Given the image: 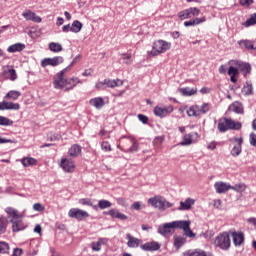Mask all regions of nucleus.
<instances>
[{
	"label": "nucleus",
	"mask_w": 256,
	"mask_h": 256,
	"mask_svg": "<svg viewBox=\"0 0 256 256\" xmlns=\"http://www.w3.org/2000/svg\"><path fill=\"white\" fill-rule=\"evenodd\" d=\"M241 127V122H235V120L227 117L220 118L217 125V129L220 133H227V131H239L241 130Z\"/></svg>",
	"instance_id": "nucleus-1"
},
{
	"label": "nucleus",
	"mask_w": 256,
	"mask_h": 256,
	"mask_svg": "<svg viewBox=\"0 0 256 256\" xmlns=\"http://www.w3.org/2000/svg\"><path fill=\"white\" fill-rule=\"evenodd\" d=\"M215 247L222 251H229L231 249V236L230 232L224 231L220 233L214 240Z\"/></svg>",
	"instance_id": "nucleus-2"
},
{
	"label": "nucleus",
	"mask_w": 256,
	"mask_h": 256,
	"mask_svg": "<svg viewBox=\"0 0 256 256\" xmlns=\"http://www.w3.org/2000/svg\"><path fill=\"white\" fill-rule=\"evenodd\" d=\"M79 83H83L79 78L72 77V78H64L59 82L60 86H57V84H54L55 89H65V91H71L79 85Z\"/></svg>",
	"instance_id": "nucleus-3"
},
{
	"label": "nucleus",
	"mask_w": 256,
	"mask_h": 256,
	"mask_svg": "<svg viewBox=\"0 0 256 256\" xmlns=\"http://www.w3.org/2000/svg\"><path fill=\"white\" fill-rule=\"evenodd\" d=\"M148 204L152 207H155V209H159V211H165V209H169L170 207H173V204L170 202H167L165 198L163 197H153L148 199Z\"/></svg>",
	"instance_id": "nucleus-4"
},
{
	"label": "nucleus",
	"mask_w": 256,
	"mask_h": 256,
	"mask_svg": "<svg viewBox=\"0 0 256 256\" xmlns=\"http://www.w3.org/2000/svg\"><path fill=\"white\" fill-rule=\"evenodd\" d=\"M165 51H169V43L163 40H158L154 42L150 55H152V57H157V55H161V53H165Z\"/></svg>",
	"instance_id": "nucleus-5"
},
{
	"label": "nucleus",
	"mask_w": 256,
	"mask_h": 256,
	"mask_svg": "<svg viewBox=\"0 0 256 256\" xmlns=\"http://www.w3.org/2000/svg\"><path fill=\"white\" fill-rule=\"evenodd\" d=\"M201 10L197 7H190L188 9L178 12V18L180 21H185V19H192V17H199Z\"/></svg>",
	"instance_id": "nucleus-6"
},
{
	"label": "nucleus",
	"mask_w": 256,
	"mask_h": 256,
	"mask_svg": "<svg viewBox=\"0 0 256 256\" xmlns=\"http://www.w3.org/2000/svg\"><path fill=\"white\" fill-rule=\"evenodd\" d=\"M174 229H179V221H173L158 226V233L163 237H167V235L173 233Z\"/></svg>",
	"instance_id": "nucleus-7"
},
{
	"label": "nucleus",
	"mask_w": 256,
	"mask_h": 256,
	"mask_svg": "<svg viewBox=\"0 0 256 256\" xmlns=\"http://www.w3.org/2000/svg\"><path fill=\"white\" fill-rule=\"evenodd\" d=\"M230 143H236L230 151L232 157H239L243 153V137H233L229 139Z\"/></svg>",
	"instance_id": "nucleus-8"
},
{
	"label": "nucleus",
	"mask_w": 256,
	"mask_h": 256,
	"mask_svg": "<svg viewBox=\"0 0 256 256\" xmlns=\"http://www.w3.org/2000/svg\"><path fill=\"white\" fill-rule=\"evenodd\" d=\"M68 217H71V219H77V221H83L89 217V213L79 208H72L68 212Z\"/></svg>",
	"instance_id": "nucleus-9"
},
{
	"label": "nucleus",
	"mask_w": 256,
	"mask_h": 256,
	"mask_svg": "<svg viewBox=\"0 0 256 256\" xmlns=\"http://www.w3.org/2000/svg\"><path fill=\"white\" fill-rule=\"evenodd\" d=\"M232 241L235 247H241L243 243H245V233L243 231H229Z\"/></svg>",
	"instance_id": "nucleus-10"
},
{
	"label": "nucleus",
	"mask_w": 256,
	"mask_h": 256,
	"mask_svg": "<svg viewBox=\"0 0 256 256\" xmlns=\"http://www.w3.org/2000/svg\"><path fill=\"white\" fill-rule=\"evenodd\" d=\"M65 59L62 56H55L53 58H44L41 61V67H47L50 65V67H57L58 65H61Z\"/></svg>",
	"instance_id": "nucleus-11"
},
{
	"label": "nucleus",
	"mask_w": 256,
	"mask_h": 256,
	"mask_svg": "<svg viewBox=\"0 0 256 256\" xmlns=\"http://www.w3.org/2000/svg\"><path fill=\"white\" fill-rule=\"evenodd\" d=\"M178 229H183L184 235L186 237H190V238L195 237V233L193 232V230H191V221L180 220L178 222Z\"/></svg>",
	"instance_id": "nucleus-12"
},
{
	"label": "nucleus",
	"mask_w": 256,
	"mask_h": 256,
	"mask_svg": "<svg viewBox=\"0 0 256 256\" xmlns=\"http://www.w3.org/2000/svg\"><path fill=\"white\" fill-rule=\"evenodd\" d=\"M235 65L238 67V71H241L244 77H247V75L251 74V64L241 62V61H236Z\"/></svg>",
	"instance_id": "nucleus-13"
},
{
	"label": "nucleus",
	"mask_w": 256,
	"mask_h": 256,
	"mask_svg": "<svg viewBox=\"0 0 256 256\" xmlns=\"http://www.w3.org/2000/svg\"><path fill=\"white\" fill-rule=\"evenodd\" d=\"M169 113H173V106H170L168 108L156 106L154 108V115H156V117H161V119H163V117H167Z\"/></svg>",
	"instance_id": "nucleus-14"
},
{
	"label": "nucleus",
	"mask_w": 256,
	"mask_h": 256,
	"mask_svg": "<svg viewBox=\"0 0 256 256\" xmlns=\"http://www.w3.org/2000/svg\"><path fill=\"white\" fill-rule=\"evenodd\" d=\"M61 167L66 173H73L75 171V163L67 158L61 160Z\"/></svg>",
	"instance_id": "nucleus-15"
},
{
	"label": "nucleus",
	"mask_w": 256,
	"mask_h": 256,
	"mask_svg": "<svg viewBox=\"0 0 256 256\" xmlns=\"http://www.w3.org/2000/svg\"><path fill=\"white\" fill-rule=\"evenodd\" d=\"M140 247L142 251H159V249H161V244H159V242L152 241V242H146Z\"/></svg>",
	"instance_id": "nucleus-16"
},
{
	"label": "nucleus",
	"mask_w": 256,
	"mask_h": 256,
	"mask_svg": "<svg viewBox=\"0 0 256 256\" xmlns=\"http://www.w3.org/2000/svg\"><path fill=\"white\" fill-rule=\"evenodd\" d=\"M104 215H110L112 219H119L120 221H127V215L119 212V210L111 209L108 212H104Z\"/></svg>",
	"instance_id": "nucleus-17"
},
{
	"label": "nucleus",
	"mask_w": 256,
	"mask_h": 256,
	"mask_svg": "<svg viewBox=\"0 0 256 256\" xmlns=\"http://www.w3.org/2000/svg\"><path fill=\"white\" fill-rule=\"evenodd\" d=\"M214 188L216 189V193L219 195L223 193H227L229 189H231V184L225 183V182H216L214 184Z\"/></svg>",
	"instance_id": "nucleus-18"
},
{
	"label": "nucleus",
	"mask_w": 256,
	"mask_h": 256,
	"mask_svg": "<svg viewBox=\"0 0 256 256\" xmlns=\"http://www.w3.org/2000/svg\"><path fill=\"white\" fill-rule=\"evenodd\" d=\"M126 239L128 240L127 242V247L130 249H137L141 243V239L133 237L131 234L126 235Z\"/></svg>",
	"instance_id": "nucleus-19"
},
{
	"label": "nucleus",
	"mask_w": 256,
	"mask_h": 256,
	"mask_svg": "<svg viewBox=\"0 0 256 256\" xmlns=\"http://www.w3.org/2000/svg\"><path fill=\"white\" fill-rule=\"evenodd\" d=\"M193 205H195V200L192 198H187L184 202H180L178 211H189Z\"/></svg>",
	"instance_id": "nucleus-20"
},
{
	"label": "nucleus",
	"mask_w": 256,
	"mask_h": 256,
	"mask_svg": "<svg viewBox=\"0 0 256 256\" xmlns=\"http://www.w3.org/2000/svg\"><path fill=\"white\" fill-rule=\"evenodd\" d=\"M22 16L24 17V19H27V21H33L34 23H41V18L31 10H27L22 14Z\"/></svg>",
	"instance_id": "nucleus-21"
},
{
	"label": "nucleus",
	"mask_w": 256,
	"mask_h": 256,
	"mask_svg": "<svg viewBox=\"0 0 256 256\" xmlns=\"http://www.w3.org/2000/svg\"><path fill=\"white\" fill-rule=\"evenodd\" d=\"M8 223H12V231L14 233H19V231H24L25 229V224H23V222L21 220H13L10 219L8 221Z\"/></svg>",
	"instance_id": "nucleus-22"
},
{
	"label": "nucleus",
	"mask_w": 256,
	"mask_h": 256,
	"mask_svg": "<svg viewBox=\"0 0 256 256\" xmlns=\"http://www.w3.org/2000/svg\"><path fill=\"white\" fill-rule=\"evenodd\" d=\"M69 69H71V67L68 66V67L64 68L62 71L58 72L54 76L53 85H56L57 87H60L61 85L59 83H61L62 79H65V73H67V71H69Z\"/></svg>",
	"instance_id": "nucleus-23"
},
{
	"label": "nucleus",
	"mask_w": 256,
	"mask_h": 256,
	"mask_svg": "<svg viewBox=\"0 0 256 256\" xmlns=\"http://www.w3.org/2000/svg\"><path fill=\"white\" fill-rule=\"evenodd\" d=\"M205 17L194 18L184 22V27H195L197 25H201V23H205Z\"/></svg>",
	"instance_id": "nucleus-24"
},
{
	"label": "nucleus",
	"mask_w": 256,
	"mask_h": 256,
	"mask_svg": "<svg viewBox=\"0 0 256 256\" xmlns=\"http://www.w3.org/2000/svg\"><path fill=\"white\" fill-rule=\"evenodd\" d=\"M178 91L181 93V95H183V97H191L193 95H197V88L185 87L179 88Z\"/></svg>",
	"instance_id": "nucleus-25"
},
{
	"label": "nucleus",
	"mask_w": 256,
	"mask_h": 256,
	"mask_svg": "<svg viewBox=\"0 0 256 256\" xmlns=\"http://www.w3.org/2000/svg\"><path fill=\"white\" fill-rule=\"evenodd\" d=\"M25 49V44L16 43L7 48L8 53H21Z\"/></svg>",
	"instance_id": "nucleus-26"
},
{
	"label": "nucleus",
	"mask_w": 256,
	"mask_h": 256,
	"mask_svg": "<svg viewBox=\"0 0 256 256\" xmlns=\"http://www.w3.org/2000/svg\"><path fill=\"white\" fill-rule=\"evenodd\" d=\"M242 93L246 97H249L250 95H253V83H251V81H246L244 83V86L242 88Z\"/></svg>",
	"instance_id": "nucleus-27"
},
{
	"label": "nucleus",
	"mask_w": 256,
	"mask_h": 256,
	"mask_svg": "<svg viewBox=\"0 0 256 256\" xmlns=\"http://www.w3.org/2000/svg\"><path fill=\"white\" fill-rule=\"evenodd\" d=\"M5 211L8 215V217H6V219H8V221H11V219L15 220V219L21 218V216H19V212L11 207L6 208Z\"/></svg>",
	"instance_id": "nucleus-28"
},
{
	"label": "nucleus",
	"mask_w": 256,
	"mask_h": 256,
	"mask_svg": "<svg viewBox=\"0 0 256 256\" xmlns=\"http://www.w3.org/2000/svg\"><path fill=\"white\" fill-rule=\"evenodd\" d=\"M104 85L106 87H110L111 89L115 87H121L123 85L122 80L116 79V80H111V79H104Z\"/></svg>",
	"instance_id": "nucleus-29"
},
{
	"label": "nucleus",
	"mask_w": 256,
	"mask_h": 256,
	"mask_svg": "<svg viewBox=\"0 0 256 256\" xmlns=\"http://www.w3.org/2000/svg\"><path fill=\"white\" fill-rule=\"evenodd\" d=\"M7 225H9V218L0 216V235L7 233Z\"/></svg>",
	"instance_id": "nucleus-30"
},
{
	"label": "nucleus",
	"mask_w": 256,
	"mask_h": 256,
	"mask_svg": "<svg viewBox=\"0 0 256 256\" xmlns=\"http://www.w3.org/2000/svg\"><path fill=\"white\" fill-rule=\"evenodd\" d=\"M68 155H70V157H79V155H81V146H79V144L72 145L68 151Z\"/></svg>",
	"instance_id": "nucleus-31"
},
{
	"label": "nucleus",
	"mask_w": 256,
	"mask_h": 256,
	"mask_svg": "<svg viewBox=\"0 0 256 256\" xmlns=\"http://www.w3.org/2000/svg\"><path fill=\"white\" fill-rule=\"evenodd\" d=\"M90 105L96 109H101L105 105V101L101 97L92 98L90 100Z\"/></svg>",
	"instance_id": "nucleus-32"
},
{
	"label": "nucleus",
	"mask_w": 256,
	"mask_h": 256,
	"mask_svg": "<svg viewBox=\"0 0 256 256\" xmlns=\"http://www.w3.org/2000/svg\"><path fill=\"white\" fill-rule=\"evenodd\" d=\"M195 109L198 110L199 115H201V114L205 115V114L209 113V111L211 109V104L203 103L201 106L195 105Z\"/></svg>",
	"instance_id": "nucleus-33"
},
{
	"label": "nucleus",
	"mask_w": 256,
	"mask_h": 256,
	"mask_svg": "<svg viewBox=\"0 0 256 256\" xmlns=\"http://www.w3.org/2000/svg\"><path fill=\"white\" fill-rule=\"evenodd\" d=\"M7 71H4L5 75L9 77L10 81H16L17 80V71H15V68L13 66H7Z\"/></svg>",
	"instance_id": "nucleus-34"
},
{
	"label": "nucleus",
	"mask_w": 256,
	"mask_h": 256,
	"mask_svg": "<svg viewBox=\"0 0 256 256\" xmlns=\"http://www.w3.org/2000/svg\"><path fill=\"white\" fill-rule=\"evenodd\" d=\"M186 242L187 240L182 236L174 235V247L176 249H181V247H183V245H185Z\"/></svg>",
	"instance_id": "nucleus-35"
},
{
	"label": "nucleus",
	"mask_w": 256,
	"mask_h": 256,
	"mask_svg": "<svg viewBox=\"0 0 256 256\" xmlns=\"http://www.w3.org/2000/svg\"><path fill=\"white\" fill-rule=\"evenodd\" d=\"M21 96V92L17 90H10L4 97V99H11L12 101H17Z\"/></svg>",
	"instance_id": "nucleus-36"
},
{
	"label": "nucleus",
	"mask_w": 256,
	"mask_h": 256,
	"mask_svg": "<svg viewBox=\"0 0 256 256\" xmlns=\"http://www.w3.org/2000/svg\"><path fill=\"white\" fill-rule=\"evenodd\" d=\"M81 29H83V23H81L79 20L73 21L72 26L70 27V31L72 33H80Z\"/></svg>",
	"instance_id": "nucleus-37"
},
{
	"label": "nucleus",
	"mask_w": 256,
	"mask_h": 256,
	"mask_svg": "<svg viewBox=\"0 0 256 256\" xmlns=\"http://www.w3.org/2000/svg\"><path fill=\"white\" fill-rule=\"evenodd\" d=\"M238 45H239L242 49H251V50H255V46L253 45V41H250V40H240V41H238Z\"/></svg>",
	"instance_id": "nucleus-38"
},
{
	"label": "nucleus",
	"mask_w": 256,
	"mask_h": 256,
	"mask_svg": "<svg viewBox=\"0 0 256 256\" xmlns=\"http://www.w3.org/2000/svg\"><path fill=\"white\" fill-rule=\"evenodd\" d=\"M49 49L52 51V53H61L63 51V46L56 42H51L49 44Z\"/></svg>",
	"instance_id": "nucleus-39"
},
{
	"label": "nucleus",
	"mask_w": 256,
	"mask_h": 256,
	"mask_svg": "<svg viewBox=\"0 0 256 256\" xmlns=\"http://www.w3.org/2000/svg\"><path fill=\"white\" fill-rule=\"evenodd\" d=\"M193 143V134H186L183 137V141L179 143L182 147H185L187 145H191Z\"/></svg>",
	"instance_id": "nucleus-40"
},
{
	"label": "nucleus",
	"mask_w": 256,
	"mask_h": 256,
	"mask_svg": "<svg viewBox=\"0 0 256 256\" xmlns=\"http://www.w3.org/2000/svg\"><path fill=\"white\" fill-rule=\"evenodd\" d=\"M244 27H253V25H256V13L250 15V17L242 23Z\"/></svg>",
	"instance_id": "nucleus-41"
},
{
	"label": "nucleus",
	"mask_w": 256,
	"mask_h": 256,
	"mask_svg": "<svg viewBox=\"0 0 256 256\" xmlns=\"http://www.w3.org/2000/svg\"><path fill=\"white\" fill-rule=\"evenodd\" d=\"M230 111H233V113H237L238 115H243V106L241 104H231L229 107Z\"/></svg>",
	"instance_id": "nucleus-42"
},
{
	"label": "nucleus",
	"mask_w": 256,
	"mask_h": 256,
	"mask_svg": "<svg viewBox=\"0 0 256 256\" xmlns=\"http://www.w3.org/2000/svg\"><path fill=\"white\" fill-rule=\"evenodd\" d=\"M21 163L24 167H31V165L37 163V160L35 158L25 157L22 159Z\"/></svg>",
	"instance_id": "nucleus-43"
},
{
	"label": "nucleus",
	"mask_w": 256,
	"mask_h": 256,
	"mask_svg": "<svg viewBox=\"0 0 256 256\" xmlns=\"http://www.w3.org/2000/svg\"><path fill=\"white\" fill-rule=\"evenodd\" d=\"M80 205H86L88 207H93V209L97 210V205H93V201L91 198H82L78 201Z\"/></svg>",
	"instance_id": "nucleus-44"
},
{
	"label": "nucleus",
	"mask_w": 256,
	"mask_h": 256,
	"mask_svg": "<svg viewBox=\"0 0 256 256\" xmlns=\"http://www.w3.org/2000/svg\"><path fill=\"white\" fill-rule=\"evenodd\" d=\"M0 125L2 127H11V125H13V120L4 116H0Z\"/></svg>",
	"instance_id": "nucleus-45"
},
{
	"label": "nucleus",
	"mask_w": 256,
	"mask_h": 256,
	"mask_svg": "<svg viewBox=\"0 0 256 256\" xmlns=\"http://www.w3.org/2000/svg\"><path fill=\"white\" fill-rule=\"evenodd\" d=\"M230 189L236 191V193H243L247 189V186L245 184H235L234 186H230Z\"/></svg>",
	"instance_id": "nucleus-46"
},
{
	"label": "nucleus",
	"mask_w": 256,
	"mask_h": 256,
	"mask_svg": "<svg viewBox=\"0 0 256 256\" xmlns=\"http://www.w3.org/2000/svg\"><path fill=\"white\" fill-rule=\"evenodd\" d=\"M111 205L112 204L109 200L102 199V200L98 201L99 209H109V207H111Z\"/></svg>",
	"instance_id": "nucleus-47"
},
{
	"label": "nucleus",
	"mask_w": 256,
	"mask_h": 256,
	"mask_svg": "<svg viewBox=\"0 0 256 256\" xmlns=\"http://www.w3.org/2000/svg\"><path fill=\"white\" fill-rule=\"evenodd\" d=\"M227 73L229 76L239 77V68L230 66Z\"/></svg>",
	"instance_id": "nucleus-48"
},
{
	"label": "nucleus",
	"mask_w": 256,
	"mask_h": 256,
	"mask_svg": "<svg viewBox=\"0 0 256 256\" xmlns=\"http://www.w3.org/2000/svg\"><path fill=\"white\" fill-rule=\"evenodd\" d=\"M21 105L19 103L8 102L7 111H19Z\"/></svg>",
	"instance_id": "nucleus-49"
},
{
	"label": "nucleus",
	"mask_w": 256,
	"mask_h": 256,
	"mask_svg": "<svg viewBox=\"0 0 256 256\" xmlns=\"http://www.w3.org/2000/svg\"><path fill=\"white\" fill-rule=\"evenodd\" d=\"M0 253L4 254L9 253V244L6 242H0Z\"/></svg>",
	"instance_id": "nucleus-50"
},
{
	"label": "nucleus",
	"mask_w": 256,
	"mask_h": 256,
	"mask_svg": "<svg viewBox=\"0 0 256 256\" xmlns=\"http://www.w3.org/2000/svg\"><path fill=\"white\" fill-rule=\"evenodd\" d=\"M189 117H199V112L198 110L195 108V106L190 107L189 111L187 112Z\"/></svg>",
	"instance_id": "nucleus-51"
},
{
	"label": "nucleus",
	"mask_w": 256,
	"mask_h": 256,
	"mask_svg": "<svg viewBox=\"0 0 256 256\" xmlns=\"http://www.w3.org/2000/svg\"><path fill=\"white\" fill-rule=\"evenodd\" d=\"M61 134H55V133H50L48 135V140L49 141H61Z\"/></svg>",
	"instance_id": "nucleus-52"
},
{
	"label": "nucleus",
	"mask_w": 256,
	"mask_h": 256,
	"mask_svg": "<svg viewBox=\"0 0 256 256\" xmlns=\"http://www.w3.org/2000/svg\"><path fill=\"white\" fill-rule=\"evenodd\" d=\"M101 149H102V151H105V152L112 151L111 144H109V142H107V141H104L101 143Z\"/></svg>",
	"instance_id": "nucleus-53"
},
{
	"label": "nucleus",
	"mask_w": 256,
	"mask_h": 256,
	"mask_svg": "<svg viewBox=\"0 0 256 256\" xmlns=\"http://www.w3.org/2000/svg\"><path fill=\"white\" fill-rule=\"evenodd\" d=\"M137 151H139V144L137 143V141H134L131 147L128 149V152L135 153Z\"/></svg>",
	"instance_id": "nucleus-54"
},
{
	"label": "nucleus",
	"mask_w": 256,
	"mask_h": 256,
	"mask_svg": "<svg viewBox=\"0 0 256 256\" xmlns=\"http://www.w3.org/2000/svg\"><path fill=\"white\" fill-rule=\"evenodd\" d=\"M138 119L143 123L144 125H147V122L149 121V117L143 114H138Z\"/></svg>",
	"instance_id": "nucleus-55"
},
{
	"label": "nucleus",
	"mask_w": 256,
	"mask_h": 256,
	"mask_svg": "<svg viewBox=\"0 0 256 256\" xmlns=\"http://www.w3.org/2000/svg\"><path fill=\"white\" fill-rule=\"evenodd\" d=\"M34 211H45V206L42 205L41 203H35L33 205Z\"/></svg>",
	"instance_id": "nucleus-56"
},
{
	"label": "nucleus",
	"mask_w": 256,
	"mask_h": 256,
	"mask_svg": "<svg viewBox=\"0 0 256 256\" xmlns=\"http://www.w3.org/2000/svg\"><path fill=\"white\" fill-rule=\"evenodd\" d=\"M92 251H101V244L97 242L91 243Z\"/></svg>",
	"instance_id": "nucleus-57"
},
{
	"label": "nucleus",
	"mask_w": 256,
	"mask_h": 256,
	"mask_svg": "<svg viewBox=\"0 0 256 256\" xmlns=\"http://www.w3.org/2000/svg\"><path fill=\"white\" fill-rule=\"evenodd\" d=\"M131 209L134 211H141V202L137 201L131 205Z\"/></svg>",
	"instance_id": "nucleus-58"
},
{
	"label": "nucleus",
	"mask_w": 256,
	"mask_h": 256,
	"mask_svg": "<svg viewBox=\"0 0 256 256\" xmlns=\"http://www.w3.org/2000/svg\"><path fill=\"white\" fill-rule=\"evenodd\" d=\"M240 5H242V7H249L253 5V0H240Z\"/></svg>",
	"instance_id": "nucleus-59"
},
{
	"label": "nucleus",
	"mask_w": 256,
	"mask_h": 256,
	"mask_svg": "<svg viewBox=\"0 0 256 256\" xmlns=\"http://www.w3.org/2000/svg\"><path fill=\"white\" fill-rule=\"evenodd\" d=\"M250 145L252 147H256V134L255 133H250Z\"/></svg>",
	"instance_id": "nucleus-60"
},
{
	"label": "nucleus",
	"mask_w": 256,
	"mask_h": 256,
	"mask_svg": "<svg viewBox=\"0 0 256 256\" xmlns=\"http://www.w3.org/2000/svg\"><path fill=\"white\" fill-rule=\"evenodd\" d=\"M95 88L98 89V91L105 89V81L97 82L95 84Z\"/></svg>",
	"instance_id": "nucleus-61"
},
{
	"label": "nucleus",
	"mask_w": 256,
	"mask_h": 256,
	"mask_svg": "<svg viewBox=\"0 0 256 256\" xmlns=\"http://www.w3.org/2000/svg\"><path fill=\"white\" fill-rule=\"evenodd\" d=\"M21 255H23V249L14 248L12 256H21Z\"/></svg>",
	"instance_id": "nucleus-62"
},
{
	"label": "nucleus",
	"mask_w": 256,
	"mask_h": 256,
	"mask_svg": "<svg viewBox=\"0 0 256 256\" xmlns=\"http://www.w3.org/2000/svg\"><path fill=\"white\" fill-rule=\"evenodd\" d=\"M7 107H8L7 101L0 102V111H7Z\"/></svg>",
	"instance_id": "nucleus-63"
},
{
	"label": "nucleus",
	"mask_w": 256,
	"mask_h": 256,
	"mask_svg": "<svg viewBox=\"0 0 256 256\" xmlns=\"http://www.w3.org/2000/svg\"><path fill=\"white\" fill-rule=\"evenodd\" d=\"M199 256H214L211 252H205V250L199 249Z\"/></svg>",
	"instance_id": "nucleus-64"
}]
</instances>
